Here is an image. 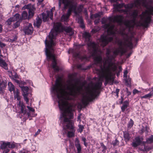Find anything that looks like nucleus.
I'll return each instance as SVG.
<instances>
[{
	"instance_id": "1",
	"label": "nucleus",
	"mask_w": 153,
	"mask_h": 153,
	"mask_svg": "<svg viewBox=\"0 0 153 153\" xmlns=\"http://www.w3.org/2000/svg\"><path fill=\"white\" fill-rule=\"evenodd\" d=\"M82 87L83 85L79 81L73 82L69 80L66 84H62L59 78L56 79L55 85L51 88L52 92L56 95L58 99V105L61 113L60 119L64 121V126H65L64 128L70 130L68 133L69 137L74 136L75 130L73 122L70 120L73 116L72 106L67 100H72L81 94Z\"/></svg>"
},
{
	"instance_id": "2",
	"label": "nucleus",
	"mask_w": 153,
	"mask_h": 153,
	"mask_svg": "<svg viewBox=\"0 0 153 153\" xmlns=\"http://www.w3.org/2000/svg\"><path fill=\"white\" fill-rule=\"evenodd\" d=\"M125 13H129L131 20H126L124 25L130 28L134 25L147 27L151 21L150 15L152 14L153 7H148L146 0H135L134 3L125 5Z\"/></svg>"
},
{
	"instance_id": "3",
	"label": "nucleus",
	"mask_w": 153,
	"mask_h": 153,
	"mask_svg": "<svg viewBox=\"0 0 153 153\" xmlns=\"http://www.w3.org/2000/svg\"><path fill=\"white\" fill-rule=\"evenodd\" d=\"M123 19L122 16H116L114 17L112 19H108L109 22L105 24L104 27L107 29L108 35H102L99 40V44L102 46H105L109 42L112 40L113 38L110 35L115 33H120L123 35V39L119 41L118 42L119 47L117 48L114 52L115 55H117L120 53L121 54L124 53L126 52V48H128L130 49L133 48L132 42L135 39L134 38L132 32L129 31L128 33H126V29L123 30L117 31V29L113 24V22H117L121 24Z\"/></svg>"
},
{
	"instance_id": "4",
	"label": "nucleus",
	"mask_w": 153,
	"mask_h": 153,
	"mask_svg": "<svg viewBox=\"0 0 153 153\" xmlns=\"http://www.w3.org/2000/svg\"><path fill=\"white\" fill-rule=\"evenodd\" d=\"M64 29L60 23H55L53 26V29L51 30L49 35V41L45 40L46 45L45 53L47 56V59L48 61L53 60L52 67L55 71H58L59 68L56 66V63L55 59V57L53 54V47L55 45L53 39H55L56 36L59 32L62 31Z\"/></svg>"
},
{
	"instance_id": "5",
	"label": "nucleus",
	"mask_w": 153,
	"mask_h": 153,
	"mask_svg": "<svg viewBox=\"0 0 153 153\" xmlns=\"http://www.w3.org/2000/svg\"><path fill=\"white\" fill-rule=\"evenodd\" d=\"M110 52L109 50H107L106 54L108 59L104 62L103 67L101 68L100 70L97 71V73L100 76V80H102L103 78H105L106 82L109 83L111 85L114 81L113 76L115 74V71L117 67L109 57Z\"/></svg>"
},
{
	"instance_id": "6",
	"label": "nucleus",
	"mask_w": 153,
	"mask_h": 153,
	"mask_svg": "<svg viewBox=\"0 0 153 153\" xmlns=\"http://www.w3.org/2000/svg\"><path fill=\"white\" fill-rule=\"evenodd\" d=\"M63 3L64 5V7L66 8H69L67 13L65 15H63L62 16V21H67L70 15L71 12H73L76 15L81 12L83 8V6L80 5L76 9V3L73 0H59V6L60 7L61 4Z\"/></svg>"
},
{
	"instance_id": "7",
	"label": "nucleus",
	"mask_w": 153,
	"mask_h": 153,
	"mask_svg": "<svg viewBox=\"0 0 153 153\" xmlns=\"http://www.w3.org/2000/svg\"><path fill=\"white\" fill-rule=\"evenodd\" d=\"M102 85V83L98 82L95 85H92L87 90L82 100V102L84 105H87L89 102L92 101L95 98Z\"/></svg>"
},
{
	"instance_id": "8",
	"label": "nucleus",
	"mask_w": 153,
	"mask_h": 153,
	"mask_svg": "<svg viewBox=\"0 0 153 153\" xmlns=\"http://www.w3.org/2000/svg\"><path fill=\"white\" fill-rule=\"evenodd\" d=\"M88 49L91 50L92 56H93L95 62L97 63H100L101 61V58L100 55L101 51L99 49V46L97 44L90 42L88 44Z\"/></svg>"
},
{
	"instance_id": "9",
	"label": "nucleus",
	"mask_w": 153,
	"mask_h": 153,
	"mask_svg": "<svg viewBox=\"0 0 153 153\" xmlns=\"http://www.w3.org/2000/svg\"><path fill=\"white\" fill-rule=\"evenodd\" d=\"M16 82L19 83V86L21 88L23 92L22 94V95L24 97V100L25 101L26 103L28 105L29 104V99L27 98V96L28 94L27 92L29 90L28 87L26 86H21L20 83L18 80L16 81Z\"/></svg>"
},
{
	"instance_id": "10",
	"label": "nucleus",
	"mask_w": 153,
	"mask_h": 153,
	"mask_svg": "<svg viewBox=\"0 0 153 153\" xmlns=\"http://www.w3.org/2000/svg\"><path fill=\"white\" fill-rule=\"evenodd\" d=\"M54 10L55 8H53L50 10L47 11L46 13H43L42 14V19L44 22H46L48 20V17H50L51 19H52L53 15L52 10Z\"/></svg>"
},
{
	"instance_id": "11",
	"label": "nucleus",
	"mask_w": 153,
	"mask_h": 153,
	"mask_svg": "<svg viewBox=\"0 0 153 153\" xmlns=\"http://www.w3.org/2000/svg\"><path fill=\"white\" fill-rule=\"evenodd\" d=\"M23 31L25 34H31L33 31V28L32 25L31 24L27 23L26 26L24 27Z\"/></svg>"
},
{
	"instance_id": "12",
	"label": "nucleus",
	"mask_w": 153,
	"mask_h": 153,
	"mask_svg": "<svg viewBox=\"0 0 153 153\" xmlns=\"http://www.w3.org/2000/svg\"><path fill=\"white\" fill-rule=\"evenodd\" d=\"M29 9L28 17L29 18L31 17L33 15L35 8L33 6L31 5L30 4L25 5L23 7L22 9Z\"/></svg>"
},
{
	"instance_id": "13",
	"label": "nucleus",
	"mask_w": 153,
	"mask_h": 153,
	"mask_svg": "<svg viewBox=\"0 0 153 153\" xmlns=\"http://www.w3.org/2000/svg\"><path fill=\"white\" fill-rule=\"evenodd\" d=\"M143 138H140L139 137H137L135 138V140L132 143V145L134 147H136L140 145L141 144H142L144 145L145 142L143 141Z\"/></svg>"
},
{
	"instance_id": "14",
	"label": "nucleus",
	"mask_w": 153,
	"mask_h": 153,
	"mask_svg": "<svg viewBox=\"0 0 153 153\" xmlns=\"http://www.w3.org/2000/svg\"><path fill=\"white\" fill-rule=\"evenodd\" d=\"M19 101V102L18 104V107L20 108L21 112L24 115H25L26 114L27 112L26 110H25V106L23 102L20 100Z\"/></svg>"
},
{
	"instance_id": "15",
	"label": "nucleus",
	"mask_w": 153,
	"mask_h": 153,
	"mask_svg": "<svg viewBox=\"0 0 153 153\" xmlns=\"http://www.w3.org/2000/svg\"><path fill=\"white\" fill-rule=\"evenodd\" d=\"M124 5V4H118L117 3L116 4H114L113 6L114 10L119 11L120 12H124V11L123 10H119Z\"/></svg>"
},
{
	"instance_id": "16",
	"label": "nucleus",
	"mask_w": 153,
	"mask_h": 153,
	"mask_svg": "<svg viewBox=\"0 0 153 153\" xmlns=\"http://www.w3.org/2000/svg\"><path fill=\"white\" fill-rule=\"evenodd\" d=\"M13 92L14 99H16L17 100L19 101L21 99V97L19 95V90L18 89H16Z\"/></svg>"
},
{
	"instance_id": "17",
	"label": "nucleus",
	"mask_w": 153,
	"mask_h": 153,
	"mask_svg": "<svg viewBox=\"0 0 153 153\" xmlns=\"http://www.w3.org/2000/svg\"><path fill=\"white\" fill-rule=\"evenodd\" d=\"M75 146L76 147L77 152L78 153H79L81 150V148L80 144L79 143V141L78 138H76L75 141Z\"/></svg>"
},
{
	"instance_id": "18",
	"label": "nucleus",
	"mask_w": 153,
	"mask_h": 153,
	"mask_svg": "<svg viewBox=\"0 0 153 153\" xmlns=\"http://www.w3.org/2000/svg\"><path fill=\"white\" fill-rule=\"evenodd\" d=\"M7 64L3 60L0 58V66L4 68L5 70L8 69Z\"/></svg>"
},
{
	"instance_id": "19",
	"label": "nucleus",
	"mask_w": 153,
	"mask_h": 153,
	"mask_svg": "<svg viewBox=\"0 0 153 153\" xmlns=\"http://www.w3.org/2000/svg\"><path fill=\"white\" fill-rule=\"evenodd\" d=\"M8 85L9 90L10 92L14 91L16 89H17V88H15L14 86L11 82H8Z\"/></svg>"
},
{
	"instance_id": "20",
	"label": "nucleus",
	"mask_w": 153,
	"mask_h": 153,
	"mask_svg": "<svg viewBox=\"0 0 153 153\" xmlns=\"http://www.w3.org/2000/svg\"><path fill=\"white\" fill-rule=\"evenodd\" d=\"M153 95V91H151L148 94H147L144 96L141 97V99L143 98H150Z\"/></svg>"
},
{
	"instance_id": "21",
	"label": "nucleus",
	"mask_w": 153,
	"mask_h": 153,
	"mask_svg": "<svg viewBox=\"0 0 153 153\" xmlns=\"http://www.w3.org/2000/svg\"><path fill=\"white\" fill-rule=\"evenodd\" d=\"M36 20V23H34V24L36 25L37 27H39L42 23V21L41 19L39 17L37 18Z\"/></svg>"
},
{
	"instance_id": "22",
	"label": "nucleus",
	"mask_w": 153,
	"mask_h": 153,
	"mask_svg": "<svg viewBox=\"0 0 153 153\" xmlns=\"http://www.w3.org/2000/svg\"><path fill=\"white\" fill-rule=\"evenodd\" d=\"M124 137L125 141H128L129 140L130 137L128 133L127 132H125L124 133Z\"/></svg>"
},
{
	"instance_id": "23",
	"label": "nucleus",
	"mask_w": 153,
	"mask_h": 153,
	"mask_svg": "<svg viewBox=\"0 0 153 153\" xmlns=\"http://www.w3.org/2000/svg\"><path fill=\"white\" fill-rule=\"evenodd\" d=\"M8 144L9 143H8L7 142V143L3 142L2 144L1 143L0 146L1 149H7Z\"/></svg>"
},
{
	"instance_id": "24",
	"label": "nucleus",
	"mask_w": 153,
	"mask_h": 153,
	"mask_svg": "<svg viewBox=\"0 0 153 153\" xmlns=\"http://www.w3.org/2000/svg\"><path fill=\"white\" fill-rule=\"evenodd\" d=\"M83 36L86 40L88 41L90 40V36L89 33L85 32L83 33Z\"/></svg>"
},
{
	"instance_id": "25",
	"label": "nucleus",
	"mask_w": 153,
	"mask_h": 153,
	"mask_svg": "<svg viewBox=\"0 0 153 153\" xmlns=\"http://www.w3.org/2000/svg\"><path fill=\"white\" fill-rule=\"evenodd\" d=\"M128 102L127 101H125L123 105L121 107L122 111L123 112H124L125 109L128 107Z\"/></svg>"
},
{
	"instance_id": "26",
	"label": "nucleus",
	"mask_w": 153,
	"mask_h": 153,
	"mask_svg": "<svg viewBox=\"0 0 153 153\" xmlns=\"http://www.w3.org/2000/svg\"><path fill=\"white\" fill-rule=\"evenodd\" d=\"M142 127L143 128H141V131L142 132H146V133H147L149 131V128L146 125H143Z\"/></svg>"
},
{
	"instance_id": "27",
	"label": "nucleus",
	"mask_w": 153,
	"mask_h": 153,
	"mask_svg": "<svg viewBox=\"0 0 153 153\" xmlns=\"http://www.w3.org/2000/svg\"><path fill=\"white\" fill-rule=\"evenodd\" d=\"M65 30L67 33H69V35L70 36H71L74 34V32L71 28L68 27L65 29Z\"/></svg>"
},
{
	"instance_id": "28",
	"label": "nucleus",
	"mask_w": 153,
	"mask_h": 153,
	"mask_svg": "<svg viewBox=\"0 0 153 153\" xmlns=\"http://www.w3.org/2000/svg\"><path fill=\"white\" fill-rule=\"evenodd\" d=\"M19 14H16L12 18L13 19V21H19Z\"/></svg>"
},
{
	"instance_id": "29",
	"label": "nucleus",
	"mask_w": 153,
	"mask_h": 153,
	"mask_svg": "<svg viewBox=\"0 0 153 153\" xmlns=\"http://www.w3.org/2000/svg\"><path fill=\"white\" fill-rule=\"evenodd\" d=\"M22 17L23 19H26L27 18V13L25 11H24L22 13Z\"/></svg>"
},
{
	"instance_id": "30",
	"label": "nucleus",
	"mask_w": 153,
	"mask_h": 153,
	"mask_svg": "<svg viewBox=\"0 0 153 153\" xmlns=\"http://www.w3.org/2000/svg\"><path fill=\"white\" fill-rule=\"evenodd\" d=\"M100 145L101 146L102 149V152H103V153H105L106 150L107 149L106 146H105L102 143H100Z\"/></svg>"
},
{
	"instance_id": "31",
	"label": "nucleus",
	"mask_w": 153,
	"mask_h": 153,
	"mask_svg": "<svg viewBox=\"0 0 153 153\" xmlns=\"http://www.w3.org/2000/svg\"><path fill=\"white\" fill-rule=\"evenodd\" d=\"M146 142L149 143L153 142V135L151 136L147 140Z\"/></svg>"
},
{
	"instance_id": "32",
	"label": "nucleus",
	"mask_w": 153,
	"mask_h": 153,
	"mask_svg": "<svg viewBox=\"0 0 153 153\" xmlns=\"http://www.w3.org/2000/svg\"><path fill=\"white\" fill-rule=\"evenodd\" d=\"M8 143H9V144H8V147L10 148H14L16 146V145L14 143H12L11 144L10 142H7Z\"/></svg>"
},
{
	"instance_id": "33",
	"label": "nucleus",
	"mask_w": 153,
	"mask_h": 153,
	"mask_svg": "<svg viewBox=\"0 0 153 153\" xmlns=\"http://www.w3.org/2000/svg\"><path fill=\"white\" fill-rule=\"evenodd\" d=\"M127 85L129 86L131 84V79L129 78L127 79V78L125 79Z\"/></svg>"
},
{
	"instance_id": "34",
	"label": "nucleus",
	"mask_w": 153,
	"mask_h": 153,
	"mask_svg": "<svg viewBox=\"0 0 153 153\" xmlns=\"http://www.w3.org/2000/svg\"><path fill=\"white\" fill-rule=\"evenodd\" d=\"M78 127L79 128L78 130V131L80 132V133L82 132L84 128L83 126L81 125H79L78 126Z\"/></svg>"
},
{
	"instance_id": "35",
	"label": "nucleus",
	"mask_w": 153,
	"mask_h": 153,
	"mask_svg": "<svg viewBox=\"0 0 153 153\" xmlns=\"http://www.w3.org/2000/svg\"><path fill=\"white\" fill-rule=\"evenodd\" d=\"M133 124L134 123L133 121L131 119L128 124V127L130 128H131L133 126Z\"/></svg>"
},
{
	"instance_id": "36",
	"label": "nucleus",
	"mask_w": 153,
	"mask_h": 153,
	"mask_svg": "<svg viewBox=\"0 0 153 153\" xmlns=\"http://www.w3.org/2000/svg\"><path fill=\"white\" fill-rule=\"evenodd\" d=\"M112 144L114 146L118 145L119 144V141L117 139H116L114 141L112 142Z\"/></svg>"
},
{
	"instance_id": "37",
	"label": "nucleus",
	"mask_w": 153,
	"mask_h": 153,
	"mask_svg": "<svg viewBox=\"0 0 153 153\" xmlns=\"http://www.w3.org/2000/svg\"><path fill=\"white\" fill-rule=\"evenodd\" d=\"M27 108L28 109V110L31 112H34L35 111V110L34 109H33V108L30 107V106H27Z\"/></svg>"
},
{
	"instance_id": "38",
	"label": "nucleus",
	"mask_w": 153,
	"mask_h": 153,
	"mask_svg": "<svg viewBox=\"0 0 153 153\" xmlns=\"http://www.w3.org/2000/svg\"><path fill=\"white\" fill-rule=\"evenodd\" d=\"M82 140L84 142V145L85 146L87 147L88 145V144L86 142V139H85V138L84 137H82Z\"/></svg>"
},
{
	"instance_id": "39",
	"label": "nucleus",
	"mask_w": 153,
	"mask_h": 153,
	"mask_svg": "<svg viewBox=\"0 0 153 153\" xmlns=\"http://www.w3.org/2000/svg\"><path fill=\"white\" fill-rule=\"evenodd\" d=\"M13 21H13L12 19V18H10V19H8V20L7 21V23L8 25H10L11 24V22Z\"/></svg>"
},
{
	"instance_id": "40",
	"label": "nucleus",
	"mask_w": 153,
	"mask_h": 153,
	"mask_svg": "<svg viewBox=\"0 0 153 153\" xmlns=\"http://www.w3.org/2000/svg\"><path fill=\"white\" fill-rule=\"evenodd\" d=\"M83 116H82V114H80L78 116V117H77V119H78L77 121H79V123H80V122H81L80 119L81 118H83Z\"/></svg>"
},
{
	"instance_id": "41",
	"label": "nucleus",
	"mask_w": 153,
	"mask_h": 153,
	"mask_svg": "<svg viewBox=\"0 0 153 153\" xmlns=\"http://www.w3.org/2000/svg\"><path fill=\"white\" fill-rule=\"evenodd\" d=\"M19 22L18 21H17L14 24V27L15 28L18 27L19 25Z\"/></svg>"
},
{
	"instance_id": "42",
	"label": "nucleus",
	"mask_w": 153,
	"mask_h": 153,
	"mask_svg": "<svg viewBox=\"0 0 153 153\" xmlns=\"http://www.w3.org/2000/svg\"><path fill=\"white\" fill-rule=\"evenodd\" d=\"M78 22L80 24H82L83 23V20L81 17H79L78 19Z\"/></svg>"
},
{
	"instance_id": "43",
	"label": "nucleus",
	"mask_w": 153,
	"mask_h": 153,
	"mask_svg": "<svg viewBox=\"0 0 153 153\" xmlns=\"http://www.w3.org/2000/svg\"><path fill=\"white\" fill-rule=\"evenodd\" d=\"M140 92L139 91H138L136 89H134L133 90V94H136Z\"/></svg>"
},
{
	"instance_id": "44",
	"label": "nucleus",
	"mask_w": 153,
	"mask_h": 153,
	"mask_svg": "<svg viewBox=\"0 0 153 153\" xmlns=\"http://www.w3.org/2000/svg\"><path fill=\"white\" fill-rule=\"evenodd\" d=\"M5 44L2 42H1L0 41V47L2 48H4L5 47Z\"/></svg>"
},
{
	"instance_id": "45",
	"label": "nucleus",
	"mask_w": 153,
	"mask_h": 153,
	"mask_svg": "<svg viewBox=\"0 0 153 153\" xmlns=\"http://www.w3.org/2000/svg\"><path fill=\"white\" fill-rule=\"evenodd\" d=\"M128 72L127 70L125 71L124 72V76L126 78H127V74Z\"/></svg>"
},
{
	"instance_id": "46",
	"label": "nucleus",
	"mask_w": 153,
	"mask_h": 153,
	"mask_svg": "<svg viewBox=\"0 0 153 153\" xmlns=\"http://www.w3.org/2000/svg\"><path fill=\"white\" fill-rule=\"evenodd\" d=\"M40 131H41L40 130L38 129V131H36V132L35 134H34L35 136L36 137L37 135L39 134L40 133Z\"/></svg>"
},
{
	"instance_id": "47",
	"label": "nucleus",
	"mask_w": 153,
	"mask_h": 153,
	"mask_svg": "<svg viewBox=\"0 0 153 153\" xmlns=\"http://www.w3.org/2000/svg\"><path fill=\"white\" fill-rule=\"evenodd\" d=\"M17 39L16 37V36H15L13 38L10 39V41H11L12 42H13L14 41H15Z\"/></svg>"
},
{
	"instance_id": "48",
	"label": "nucleus",
	"mask_w": 153,
	"mask_h": 153,
	"mask_svg": "<svg viewBox=\"0 0 153 153\" xmlns=\"http://www.w3.org/2000/svg\"><path fill=\"white\" fill-rule=\"evenodd\" d=\"M119 92V90L118 89H117L116 90L115 93L116 94V96L117 97H118V94Z\"/></svg>"
},
{
	"instance_id": "49",
	"label": "nucleus",
	"mask_w": 153,
	"mask_h": 153,
	"mask_svg": "<svg viewBox=\"0 0 153 153\" xmlns=\"http://www.w3.org/2000/svg\"><path fill=\"white\" fill-rule=\"evenodd\" d=\"M4 150L3 152L2 153H7L9 151V150L8 149H4Z\"/></svg>"
},
{
	"instance_id": "50",
	"label": "nucleus",
	"mask_w": 153,
	"mask_h": 153,
	"mask_svg": "<svg viewBox=\"0 0 153 153\" xmlns=\"http://www.w3.org/2000/svg\"><path fill=\"white\" fill-rule=\"evenodd\" d=\"M100 16V13H97L94 15V17L95 18H97Z\"/></svg>"
},
{
	"instance_id": "51",
	"label": "nucleus",
	"mask_w": 153,
	"mask_h": 153,
	"mask_svg": "<svg viewBox=\"0 0 153 153\" xmlns=\"http://www.w3.org/2000/svg\"><path fill=\"white\" fill-rule=\"evenodd\" d=\"M43 0H38V2L37 3L38 5H40Z\"/></svg>"
},
{
	"instance_id": "52",
	"label": "nucleus",
	"mask_w": 153,
	"mask_h": 153,
	"mask_svg": "<svg viewBox=\"0 0 153 153\" xmlns=\"http://www.w3.org/2000/svg\"><path fill=\"white\" fill-rule=\"evenodd\" d=\"M127 95H130L131 94V93L130 92L128 91V90L127 91Z\"/></svg>"
},
{
	"instance_id": "53",
	"label": "nucleus",
	"mask_w": 153,
	"mask_h": 153,
	"mask_svg": "<svg viewBox=\"0 0 153 153\" xmlns=\"http://www.w3.org/2000/svg\"><path fill=\"white\" fill-rule=\"evenodd\" d=\"M2 30V26L0 24V33H1Z\"/></svg>"
},
{
	"instance_id": "54",
	"label": "nucleus",
	"mask_w": 153,
	"mask_h": 153,
	"mask_svg": "<svg viewBox=\"0 0 153 153\" xmlns=\"http://www.w3.org/2000/svg\"><path fill=\"white\" fill-rule=\"evenodd\" d=\"M27 117H29L30 116V113H29V112H27Z\"/></svg>"
},
{
	"instance_id": "55",
	"label": "nucleus",
	"mask_w": 153,
	"mask_h": 153,
	"mask_svg": "<svg viewBox=\"0 0 153 153\" xmlns=\"http://www.w3.org/2000/svg\"><path fill=\"white\" fill-rule=\"evenodd\" d=\"M98 31L97 30H96L95 29H93L92 30V31L94 32H97Z\"/></svg>"
},
{
	"instance_id": "56",
	"label": "nucleus",
	"mask_w": 153,
	"mask_h": 153,
	"mask_svg": "<svg viewBox=\"0 0 153 153\" xmlns=\"http://www.w3.org/2000/svg\"><path fill=\"white\" fill-rule=\"evenodd\" d=\"M149 3L150 4H152V3H153V0H151Z\"/></svg>"
},
{
	"instance_id": "57",
	"label": "nucleus",
	"mask_w": 153,
	"mask_h": 153,
	"mask_svg": "<svg viewBox=\"0 0 153 153\" xmlns=\"http://www.w3.org/2000/svg\"><path fill=\"white\" fill-rule=\"evenodd\" d=\"M19 7V5H17L16 6V7Z\"/></svg>"
},
{
	"instance_id": "58",
	"label": "nucleus",
	"mask_w": 153,
	"mask_h": 153,
	"mask_svg": "<svg viewBox=\"0 0 153 153\" xmlns=\"http://www.w3.org/2000/svg\"><path fill=\"white\" fill-rule=\"evenodd\" d=\"M25 84H26V83H25V82H22V84H23V85H24Z\"/></svg>"
},
{
	"instance_id": "59",
	"label": "nucleus",
	"mask_w": 153,
	"mask_h": 153,
	"mask_svg": "<svg viewBox=\"0 0 153 153\" xmlns=\"http://www.w3.org/2000/svg\"><path fill=\"white\" fill-rule=\"evenodd\" d=\"M119 69L120 71H122V68L120 67H119Z\"/></svg>"
},
{
	"instance_id": "60",
	"label": "nucleus",
	"mask_w": 153,
	"mask_h": 153,
	"mask_svg": "<svg viewBox=\"0 0 153 153\" xmlns=\"http://www.w3.org/2000/svg\"><path fill=\"white\" fill-rule=\"evenodd\" d=\"M75 56L76 57H79V55L78 54H77Z\"/></svg>"
},
{
	"instance_id": "61",
	"label": "nucleus",
	"mask_w": 153,
	"mask_h": 153,
	"mask_svg": "<svg viewBox=\"0 0 153 153\" xmlns=\"http://www.w3.org/2000/svg\"><path fill=\"white\" fill-rule=\"evenodd\" d=\"M98 22H98H97V21L96 22V21H95L94 22H95V24H96V23H97V22Z\"/></svg>"
},
{
	"instance_id": "62",
	"label": "nucleus",
	"mask_w": 153,
	"mask_h": 153,
	"mask_svg": "<svg viewBox=\"0 0 153 153\" xmlns=\"http://www.w3.org/2000/svg\"><path fill=\"white\" fill-rule=\"evenodd\" d=\"M81 27L82 28H83L84 27V26L83 25H82Z\"/></svg>"
},
{
	"instance_id": "63",
	"label": "nucleus",
	"mask_w": 153,
	"mask_h": 153,
	"mask_svg": "<svg viewBox=\"0 0 153 153\" xmlns=\"http://www.w3.org/2000/svg\"><path fill=\"white\" fill-rule=\"evenodd\" d=\"M114 56H113L112 57V59H114Z\"/></svg>"
},
{
	"instance_id": "64",
	"label": "nucleus",
	"mask_w": 153,
	"mask_h": 153,
	"mask_svg": "<svg viewBox=\"0 0 153 153\" xmlns=\"http://www.w3.org/2000/svg\"><path fill=\"white\" fill-rule=\"evenodd\" d=\"M117 75L118 76V74H117Z\"/></svg>"
}]
</instances>
